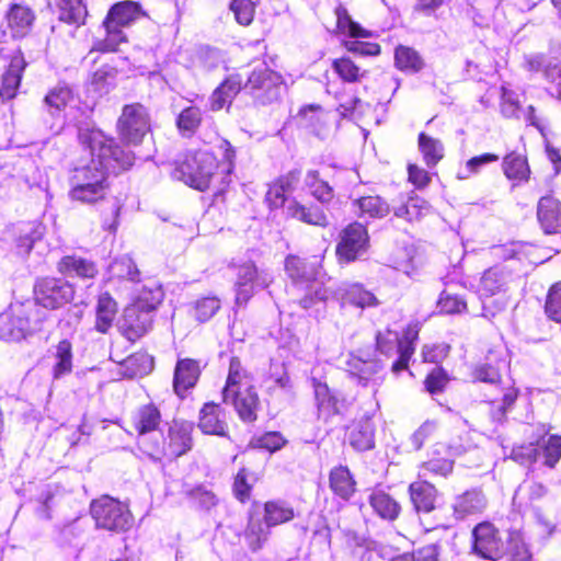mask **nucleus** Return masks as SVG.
Segmentation results:
<instances>
[{"instance_id": "33", "label": "nucleus", "mask_w": 561, "mask_h": 561, "mask_svg": "<svg viewBox=\"0 0 561 561\" xmlns=\"http://www.w3.org/2000/svg\"><path fill=\"white\" fill-rule=\"evenodd\" d=\"M133 426L139 435L154 431L161 422L159 409L152 404L140 407L131 417Z\"/></svg>"}, {"instance_id": "42", "label": "nucleus", "mask_w": 561, "mask_h": 561, "mask_svg": "<svg viewBox=\"0 0 561 561\" xmlns=\"http://www.w3.org/2000/svg\"><path fill=\"white\" fill-rule=\"evenodd\" d=\"M264 513L266 524L272 527L287 523L295 516L293 507L284 501L266 502Z\"/></svg>"}, {"instance_id": "16", "label": "nucleus", "mask_w": 561, "mask_h": 561, "mask_svg": "<svg viewBox=\"0 0 561 561\" xmlns=\"http://www.w3.org/2000/svg\"><path fill=\"white\" fill-rule=\"evenodd\" d=\"M334 298L342 305L348 304L360 309L379 306L374 293L366 289L360 283H344L334 290Z\"/></svg>"}, {"instance_id": "34", "label": "nucleus", "mask_w": 561, "mask_h": 561, "mask_svg": "<svg viewBox=\"0 0 561 561\" xmlns=\"http://www.w3.org/2000/svg\"><path fill=\"white\" fill-rule=\"evenodd\" d=\"M369 504L375 513L386 520H394L401 510L398 502L382 491H374L369 495Z\"/></svg>"}, {"instance_id": "38", "label": "nucleus", "mask_w": 561, "mask_h": 561, "mask_svg": "<svg viewBox=\"0 0 561 561\" xmlns=\"http://www.w3.org/2000/svg\"><path fill=\"white\" fill-rule=\"evenodd\" d=\"M394 62L398 69L407 73H416L424 67V61L420 54L407 46L396 48Z\"/></svg>"}, {"instance_id": "37", "label": "nucleus", "mask_w": 561, "mask_h": 561, "mask_svg": "<svg viewBox=\"0 0 561 561\" xmlns=\"http://www.w3.org/2000/svg\"><path fill=\"white\" fill-rule=\"evenodd\" d=\"M334 297V291L324 287L322 284L312 280L306 283V293L299 299V305L308 310L317 308L319 305H324L328 299Z\"/></svg>"}, {"instance_id": "56", "label": "nucleus", "mask_w": 561, "mask_h": 561, "mask_svg": "<svg viewBox=\"0 0 561 561\" xmlns=\"http://www.w3.org/2000/svg\"><path fill=\"white\" fill-rule=\"evenodd\" d=\"M437 431L438 423L436 421L426 420L424 423H422L410 437L414 449H421L428 439L435 437Z\"/></svg>"}, {"instance_id": "21", "label": "nucleus", "mask_w": 561, "mask_h": 561, "mask_svg": "<svg viewBox=\"0 0 561 561\" xmlns=\"http://www.w3.org/2000/svg\"><path fill=\"white\" fill-rule=\"evenodd\" d=\"M242 81L243 78L240 73H232L228 76L209 96V108L217 112L226 105H230L237 94L241 91Z\"/></svg>"}, {"instance_id": "26", "label": "nucleus", "mask_w": 561, "mask_h": 561, "mask_svg": "<svg viewBox=\"0 0 561 561\" xmlns=\"http://www.w3.org/2000/svg\"><path fill=\"white\" fill-rule=\"evenodd\" d=\"M409 493L417 512L430 513L435 508L437 491L426 481H415L410 484Z\"/></svg>"}, {"instance_id": "18", "label": "nucleus", "mask_w": 561, "mask_h": 561, "mask_svg": "<svg viewBox=\"0 0 561 561\" xmlns=\"http://www.w3.org/2000/svg\"><path fill=\"white\" fill-rule=\"evenodd\" d=\"M5 20L11 36L13 38H23L31 33L36 15L30 7L15 3L8 10Z\"/></svg>"}, {"instance_id": "30", "label": "nucleus", "mask_w": 561, "mask_h": 561, "mask_svg": "<svg viewBox=\"0 0 561 561\" xmlns=\"http://www.w3.org/2000/svg\"><path fill=\"white\" fill-rule=\"evenodd\" d=\"M116 313V301L108 293L101 294L96 304L95 330L100 333H107L113 325Z\"/></svg>"}, {"instance_id": "44", "label": "nucleus", "mask_w": 561, "mask_h": 561, "mask_svg": "<svg viewBox=\"0 0 561 561\" xmlns=\"http://www.w3.org/2000/svg\"><path fill=\"white\" fill-rule=\"evenodd\" d=\"M305 185L310 194L322 204L331 202L334 197L333 188L328 182L320 179L319 172L316 170L307 172Z\"/></svg>"}, {"instance_id": "23", "label": "nucleus", "mask_w": 561, "mask_h": 561, "mask_svg": "<svg viewBox=\"0 0 561 561\" xmlns=\"http://www.w3.org/2000/svg\"><path fill=\"white\" fill-rule=\"evenodd\" d=\"M198 427L204 434L218 436L227 435L225 413L219 404L213 402L204 404L199 412Z\"/></svg>"}, {"instance_id": "5", "label": "nucleus", "mask_w": 561, "mask_h": 561, "mask_svg": "<svg viewBox=\"0 0 561 561\" xmlns=\"http://www.w3.org/2000/svg\"><path fill=\"white\" fill-rule=\"evenodd\" d=\"M144 15L140 5L134 1H123L114 4L104 21L106 37L96 44L102 51H114L118 45L126 41L122 27L129 26Z\"/></svg>"}, {"instance_id": "9", "label": "nucleus", "mask_w": 561, "mask_h": 561, "mask_svg": "<svg viewBox=\"0 0 561 561\" xmlns=\"http://www.w3.org/2000/svg\"><path fill=\"white\" fill-rule=\"evenodd\" d=\"M75 295L72 285L68 282L54 278H38L34 284L35 306H42L46 309H58L69 304Z\"/></svg>"}, {"instance_id": "6", "label": "nucleus", "mask_w": 561, "mask_h": 561, "mask_svg": "<svg viewBox=\"0 0 561 561\" xmlns=\"http://www.w3.org/2000/svg\"><path fill=\"white\" fill-rule=\"evenodd\" d=\"M285 82L280 73L266 65L255 67L242 87L260 105L272 104L279 100Z\"/></svg>"}, {"instance_id": "39", "label": "nucleus", "mask_w": 561, "mask_h": 561, "mask_svg": "<svg viewBox=\"0 0 561 561\" xmlns=\"http://www.w3.org/2000/svg\"><path fill=\"white\" fill-rule=\"evenodd\" d=\"M110 279H126L130 282H138L140 272L135 262L128 255H123L113 260L108 266Z\"/></svg>"}, {"instance_id": "45", "label": "nucleus", "mask_w": 561, "mask_h": 561, "mask_svg": "<svg viewBox=\"0 0 561 561\" xmlns=\"http://www.w3.org/2000/svg\"><path fill=\"white\" fill-rule=\"evenodd\" d=\"M59 20L68 24L80 25L87 16V9L81 0H59Z\"/></svg>"}, {"instance_id": "19", "label": "nucleus", "mask_w": 561, "mask_h": 561, "mask_svg": "<svg viewBox=\"0 0 561 561\" xmlns=\"http://www.w3.org/2000/svg\"><path fill=\"white\" fill-rule=\"evenodd\" d=\"M488 505V500L479 489H471L455 497L453 502L454 516L457 519L481 514Z\"/></svg>"}, {"instance_id": "17", "label": "nucleus", "mask_w": 561, "mask_h": 561, "mask_svg": "<svg viewBox=\"0 0 561 561\" xmlns=\"http://www.w3.org/2000/svg\"><path fill=\"white\" fill-rule=\"evenodd\" d=\"M512 280V273L506 266L494 265L486 270L478 286L480 297H492L505 293Z\"/></svg>"}, {"instance_id": "52", "label": "nucleus", "mask_w": 561, "mask_h": 561, "mask_svg": "<svg viewBox=\"0 0 561 561\" xmlns=\"http://www.w3.org/2000/svg\"><path fill=\"white\" fill-rule=\"evenodd\" d=\"M527 244L522 242H511L507 244L494 245L491 249L492 256L499 260L522 261L527 257Z\"/></svg>"}, {"instance_id": "29", "label": "nucleus", "mask_w": 561, "mask_h": 561, "mask_svg": "<svg viewBox=\"0 0 561 561\" xmlns=\"http://www.w3.org/2000/svg\"><path fill=\"white\" fill-rule=\"evenodd\" d=\"M24 68L25 61L23 57L14 56L11 59L8 70L2 76L0 96L3 100H11L15 96Z\"/></svg>"}, {"instance_id": "36", "label": "nucleus", "mask_w": 561, "mask_h": 561, "mask_svg": "<svg viewBox=\"0 0 561 561\" xmlns=\"http://www.w3.org/2000/svg\"><path fill=\"white\" fill-rule=\"evenodd\" d=\"M153 358L144 352L135 353L123 360L124 376L135 378L148 375L153 369Z\"/></svg>"}, {"instance_id": "28", "label": "nucleus", "mask_w": 561, "mask_h": 561, "mask_svg": "<svg viewBox=\"0 0 561 561\" xmlns=\"http://www.w3.org/2000/svg\"><path fill=\"white\" fill-rule=\"evenodd\" d=\"M314 398L320 416L325 419L340 412L339 399L325 382L312 379Z\"/></svg>"}, {"instance_id": "49", "label": "nucleus", "mask_w": 561, "mask_h": 561, "mask_svg": "<svg viewBox=\"0 0 561 561\" xmlns=\"http://www.w3.org/2000/svg\"><path fill=\"white\" fill-rule=\"evenodd\" d=\"M73 102L75 96L68 87H57L53 89L45 98V103L49 107L51 115L59 114Z\"/></svg>"}, {"instance_id": "50", "label": "nucleus", "mask_w": 561, "mask_h": 561, "mask_svg": "<svg viewBox=\"0 0 561 561\" xmlns=\"http://www.w3.org/2000/svg\"><path fill=\"white\" fill-rule=\"evenodd\" d=\"M202 123V111L197 106H187L181 111L176 118V126L183 135L191 136Z\"/></svg>"}, {"instance_id": "58", "label": "nucleus", "mask_w": 561, "mask_h": 561, "mask_svg": "<svg viewBox=\"0 0 561 561\" xmlns=\"http://www.w3.org/2000/svg\"><path fill=\"white\" fill-rule=\"evenodd\" d=\"M454 461L447 458L431 459L424 462L420 469V476L426 477L428 473L447 477L451 473Z\"/></svg>"}, {"instance_id": "62", "label": "nucleus", "mask_w": 561, "mask_h": 561, "mask_svg": "<svg viewBox=\"0 0 561 561\" xmlns=\"http://www.w3.org/2000/svg\"><path fill=\"white\" fill-rule=\"evenodd\" d=\"M190 497L203 510H210L217 505V496L204 486H197L188 492Z\"/></svg>"}, {"instance_id": "20", "label": "nucleus", "mask_w": 561, "mask_h": 561, "mask_svg": "<svg viewBox=\"0 0 561 561\" xmlns=\"http://www.w3.org/2000/svg\"><path fill=\"white\" fill-rule=\"evenodd\" d=\"M537 217L546 233L561 232V203L547 195L539 199Z\"/></svg>"}, {"instance_id": "35", "label": "nucleus", "mask_w": 561, "mask_h": 561, "mask_svg": "<svg viewBox=\"0 0 561 561\" xmlns=\"http://www.w3.org/2000/svg\"><path fill=\"white\" fill-rule=\"evenodd\" d=\"M54 365L53 376L55 379H59L66 375H69L72 370V345L68 340L60 341L53 353Z\"/></svg>"}, {"instance_id": "46", "label": "nucleus", "mask_w": 561, "mask_h": 561, "mask_svg": "<svg viewBox=\"0 0 561 561\" xmlns=\"http://www.w3.org/2000/svg\"><path fill=\"white\" fill-rule=\"evenodd\" d=\"M419 148L423 154V159L427 167H434L444 157V146L435 138L427 136L424 133L419 135Z\"/></svg>"}, {"instance_id": "59", "label": "nucleus", "mask_w": 561, "mask_h": 561, "mask_svg": "<svg viewBox=\"0 0 561 561\" xmlns=\"http://www.w3.org/2000/svg\"><path fill=\"white\" fill-rule=\"evenodd\" d=\"M220 308V301L216 297H205L196 301L194 317L199 322L208 321Z\"/></svg>"}, {"instance_id": "63", "label": "nucleus", "mask_w": 561, "mask_h": 561, "mask_svg": "<svg viewBox=\"0 0 561 561\" xmlns=\"http://www.w3.org/2000/svg\"><path fill=\"white\" fill-rule=\"evenodd\" d=\"M438 307L444 313H459L466 309L467 305L460 297L443 291Z\"/></svg>"}, {"instance_id": "31", "label": "nucleus", "mask_w": 561, "mask_h": 561, "mask_svg": "<svg viewBox=\"0 0 561 561\" xmlns=\"http://www.w3.org/2000/svg\"><path fill=\"white\" fill-rule=\"evenodd\" d=\"M333 493L343 500H348L355 492V480L347 467L339 466L331 470L329 477Z\"/></svg>"}, {"instance_id": "15", "label": "nucleus", "mask_w": 561, "mask_h": 561, "mask_svg": "<svg viewBox=\"0 0 561 561\" xmlns=\"http://www.w3.org/2000/svg\"><path fill=\"white\" fill-rule=\"evenodd\" d=\"M153 322V314L129 305L124 310L121 323L122 334L129 341H136L147 334Z\"/></svg>"}, {"instance_id": "12", "label": "nucleus", "mask_w": 561, "mask_h": 561, "mask_svg": "<svg viewBox=\"0 0 561 561\" xmlns=\"http://www.w3.org/2000/svg\"><path fill=\"white\" fill-rule=\"evenodd\" d=\"M376 344L380 353L387 356L398 355V358L391 366V370L394 374H399L408 368L409 360L415 350L411 341L408 339L401 340L397 331L387 329L385 332L377 334Z\"/></svg>"}, {"instance_id": "48", "label": "nucleus", "mask_w": 561, "mask_h": 561, "mask_svg": "<svg viewBox=\"0 0 561 561\" xmlns=\"http://www.w3.org/2000/svg\"><path fill=\"white\" fill-rule=\"evenodd\" d=\"M270 527L266 524V520H262L260 518L251 517L245 529V540L249 547L255 551L260 549L264 541H266Z\"/></svg>"}, {"instance_id": "60", "label": "nucleus", "mask_w": 561, "mask_h": 561, "mask_svg": "<svg viewBox=\"0 0 561 561\" xmlns=\"http://www.w3.org/2000/svg\"><path fill=\"white\" fill-rule=\"evenodd\" d=\"M546 313L551 320L561 322V283L550 288L546 301Z\"/></svg>"}, {"instance_id": "24", "label": "nucleus", "mask_w": 561, "mask_h": 561, "mask_svg": "<svg viewBox=\"0 0 561 561\" xmlns=\"http://www.w3.org/2000/svg\"><path fill=\"white\" fill-rule=\"evenodd\" d=\"M285 213L287 217L308 225L319 227H327L329 225L328 216L321 207L316 205L305 206L299 202L291 199L287 202Z\"/></svg>"}, {"instance_id": "53", "label": "nucleus", "mask_w": 561, "mask_h": 561, "mask_svg": "<svg viewBox=\"0 0 561 561\" xmlns=\"http://www.w3.org/2000/svg\"><path fill=\"white\" fill-rule=\"evenodd\" d=\"M500 157L494 153H483L481 156L469 159L457 173L459 180H467L470 176L478 174L482 167L499 161Z\"/></svg>"}, {"instance_id": "32", "label": "nucleus", "mask_w": 561, "mask_h": 561, "mask_svg": "<svg viewBox=\"0 0 561 561\" xmlns=\"http://www.w3.org/2000/svg\"><path fill=\"white\" fill-rule=\"evenodd\" d=\"M431 213L430 204L417 195H411L399 206H393V214L407 221H416Z\"/></svg>"}, {"instance_id": "22", "label": "nucleus", "mask_w": 561, "mask_h": 561, "mask_svg": "<svg viewBox=\"0 0 561 561\" xmlns=\"http://www.w3.org/2000/svg\"><path fill=\"white\" fill-rule=\"evenodd\" d=\"M201 375L199 364L190 358L180 359L176 363L173 376V389L179 397L193 388Z\"/></svg>"}, {"instance_id": "13", "label": "nucleus", "mask_w": 561, "mask_h": 561, "mask_svg": "<svg viewBox=\"0 0 561 561\" xmlns=\"http://www.w3.org/2000/svg\"><path fill=\"white\" fill-rule=\"evenodd\" d=\"M473 551L479 557L497 561L504 553V542L499 530L488 522L478 524L472 530Z\"/></svg>"}, {"instance_id": "51", "label": "nucleus", "mask_w": 561, "mask_h": 561, "mask_svg": "<svg viewBox=\"0 0 561 561\" xmlns=\"http://www.w3.org/2000/svg\"><path fill=\"white\" fill-rule=\"evenodd\" d=\"M337 28L341 33L347 34L351 37H369L370 33L363 28L358 23L352 20L347 10L344 7H337L335 10Z\"/></svg>"}, {"instance_id": "14", "label": "nucleus", "mask_w": 561, "mask_h": 561, "mask_svg": "<svg viewBox=\"0 0 561 561\" xmlns=\"http://www.w3.org/2000/svg\"><path fill=\"white\" fill-rule=\"evenodd\" d=\"M368 247V233L366 228L354 222L344 229L341 241L336 247L340 261L352 262L364 254Z\"/></svg>"}, {"instance_id": "11", "label": "nucleus", "mask_w": 561, "mask_h": 561, "mask_svg": "<svg viewBox=\"0 0 561 561\" xmlns=\"http://www.w3.org/2000/svg\"><path fill=\"white\" fill-rule=\"evenodd\" d=\"M117 128L125 141L138 145L150 129L147 108L140 103L125 105L118 118Z\"/></svg>"}, {"instance_id": "47", "label": "nucleus", "mask_w": 561, "mask_h": 561, "mask_svg": "<svg viewBox=\"0 0 561 561\" xmlns=\"http://www.w3.org/2000/svg\"><path fill=\"white\" fill-rule=\"evenodd\" d=\"M503 171L510 180L523 181L527 180L529 175L526 158L515 152H511L504 157Z\"/></svg>"}, {"instance_id": "40", "label": "nucleus", "mask_w": 561, "mask_h": 561, "mask_svg": "<svg viewBox=\"0 0 561 561\" xmlns=\"http://www.w3.org/2000/svg\"><path fill=\"white\" fill-rule=\"evenodd\" d=\"M162 299L163 290L161 286L156 283H151L150 285H144L141 287L131 306L152 313L161 304Z\"/></svg>"}, {"instance_id": "27", "label": "nucleus", "mask_w": 561, "mask_h": 561, "mask_svg": "<svg viewBox=\"0 0 561 561\" xmlns=\"http://www.w3.org/2000/svg\"><path fill=\"white\" fill-rule=\"evenodd\" d=\"M58 271L68 276L81 278H94L98 268L94 262L77 255L64 256L58 263Z\"/></svg>"}, {"instance_id": "61", "label": "nucleus", "mask_w": 561, "mask_h": 561, "mask_svg": "<svg viewBox=\"0 0 561 561\" xmlns=\"http://www.w3.org/2000/svg\"><path fill=\"white\" fill-rule=\"evenodd\" d=\"M539 454V448L530 443L515 446L512 449L511 458L520 465L527 466L534 463L537 460Z\"/></svg>"}, {"instance_id": "4", "label": "nucleus", "mask_w": 561, "mask_h": 561, "mask_svg": "<svg viewBox=\"0 0 561 561\" xmlns=\"http://www.w3.org/2000/svg\"><path fill=\"white\" fill-rule=\"evenodd\" d=\"M216 157L208 151H196L185 156L172 171V178L198 191L209 187L215 170Z\"/></svg>"}, {"instance_id": "8", "label": "nucleus", "mask_w": 561, "mask_h": 561, "mask_svg": "<svg viewBox=\"0 0 561 561\" xmlns=\"http://www.w3.org/2000/svg\"><path fill=\"white\" fill-rule=\"evenodd\" d=\"M192 425L188 423L174 422L168 431V436L163 438L162 444L148 445L145 442V453L154 460L161 457L178 458L192 448Z\"/></svg>"}, {"instance_id": "41", "label": "nucleus", "mask_w": 561, "mask_h": 561, "mask_svg": "<svg viewBox=\"0 0 561 561\" xmlns=\"http://www.w3.org/2000/svg\"><path fill=\"white\" fill-rule=\"evenodd\" d=\"M360 217L382 218L390 211V206L380 196H364L355 201Z\"/></svg>"}, {"instance_id": "43", "label": "nucleus", "mask_w": 561, "mask_h": 561, "mask_svg": "<svg viewBox=\"0 0 561 561\" xmlns=\"http://www.w3.org/2000/svg\"><path fill=\"white\" fill-rule=\"evenodd\" d=\"M332 68L342 81L348 83L359 82L367 75V70L355 64L350 57L334 59Z\"/></svg>"}, {"instance_id": "1", "label": "nucleus", "mask_w": 561, "mask_h": 561, "mask_svg": "<svg viewBox=\"0 0 561 561\" xmlns=\"http://www.w3.org/2000/svg\"><path fill=\"white\" fill-rule=\"evenodd\" d=\"M79 141L89 149L91 161L77 167L70 178L69 196L82 204H92L105 197L108 188L107 174L128 169L135 157L129 150L118 147L113 138L100 129H79Z\"/></svg>"}, {"instance_id": "64", "label": "nucleus", "mask_w": 561, "mask_h": 561, "mask_svg": "<svg viewBox=\"0 0 561 561\" xmlns=\"http://www.w3.org/2000/svg\"><path fill=\"white\" fill-rule=\"evenodd\" d=\"M270 379L274 382L275 387L284 390L285 392H291V379L286 371L284 364L271 366Z\"/></svg>"}, {"instance_id": "54", "label": "nucleus", "mask_w": 561, "mask_h": 561, "mask_svg": "<svg viewBox=\"0 0 561 561\" xmlns=\"http://www.w3.org/2000/svg\"><path fill=\"white\" fill-rule=\"evenodd\" d=\"M545 465L553 468L561 458V436L550 435L541 440Z\"/></svg>"}, {"instance_id": "2", "label": "nucleus", "mask_w": 561, "mask_h": 561, "mask_svg": "<svg viewBox=\"0 0 561 561\" xmlns=\"http://www.w3.org/2000/svg\"><path fill=\"white\" fill-rule=\"evenodd\" d=\"M222 400L225 403L233 405L243 422L256 420L260 399L253 387L252 378L237 357H232L230 360L226 386L222 389Z\"/></svg>"}, {"instance_id": "3", "label": "nucleus", "mask_w": 561, "mask_h": 561, "mask_svg": "<svg viewBox=\"0 0 561 561\" xmlns=\"http://www.w3.org/2000/svg\"><path fill=\"white\" fill-rule=\"evenodd\" d=\"M32 302L12 304L0 314V339L20 341L42 329L43 318Z\"/></svg>"}, {"instance_id": "7", "label": "nucleus", "mask_w": 561, "mask_h": 561, "mask_svg": "<svg viewBox=\"0 0 561 561\" xmlns=\"http://www.w3.org/2000/svg\"><path fill=\"white\" fill-rule=\"evenodd\" d=\"M90 513L98 528L122 533L133 526V517L128 508L110 496L92 501Z\"/></svg>"}, {"instance_id": "25", "label": "nucleus", "mask_w": 561, "mask_h": 561, "mask_svg": "<svg viewBox=\"0 0 561 561\" xmlns=\"http://www.w3.org/2000/svg\"><path fill=\"white\" fill-rule=\"evenodd\" d=\"M350 445L358 450L365 451L375 446V424L370 416H364L355 422L348 432Z\"/></svg>"}, {"instance_id": "55", "label": "nucleus", "mask_w": 561, "mask_h": 561, "mask_svg": "<svg viewBox=\"0 0 561 561\" xmlns=\"http://www.w3.org/2000/svg\"><path fill=\"white\" fill-rule=\"evenodd\" d=\"M43 231L39 225L27 224L21 229V234L18 238L16 245L23 253H28L35 241L39 240Z\"/></svg>"}, {"instance_id": "57", "label": "nucleus", "mask_w": 561, "mask_h": 561, "mask_svg": "<svg viewBox=\"0 0 561 561\" xmlns=\"http://www.w3.org/2000/svg\"><path fill=\"white\" fill-rule=\"evenodd\" d=\"M230 10L239 24L249 25L253 21L255 5L252 0H232Z\"/></svg>"}, {"instance_id": "10", "label": "nucleus", "mask_w": 561, "mask_h": 561, "mask_svg": "<svg viewBox=\"0 0 561 561\" xmlns=\"http://www.w3.org/2000/svg\"><path fill=\"white\" fill-rule=\"evenodd\" d=\"M273 282V275L267 270H259L253 262H245L237 267L236 305H245L260 289Z\"/></svg>"}]
</instances>
